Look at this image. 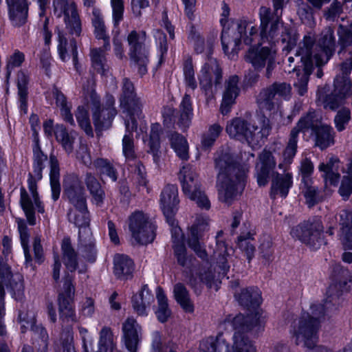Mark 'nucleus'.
I'll use <instances>...</instances> for the list:
<instances>
[{
	"label": "nucleus",
	"mask_w": 352,
	"mask_h": 352,
	"mask_svg": "<svg viewBox=\"0 0 352 352\" xmlns=\"http://www.w3.org/2000/svg\"><path fill=\"white\" fill-rule=\"evenodd\" d=\"M235 297L239 302L245 307L254 308L262 302L261 294L257 287L243 289L240 293L235 294Z\"/></svg>",
	"instance_id": "33"
},
{
	"label": "nucleus",
	"mask_w": 352,
	"mask_h": 352,
	"mask_svg": "<svg viewBox=\"0 0 352 352\" xmlns=\"http://www.w3.org/2000/svg\"><path fill=\"white\" fill-rule=\"evenodd\" d=\"M50 184L52 199L56 201L58 199L60 192L59 168L56 160L52 157L51 158Z\"/></svg>",
	"instance_id": "48"
},
{
	"label": "nucleus",
	"mask_w": 352,
	"mask_h": 352,
	"mask_svg": "<svg viewBox=\"0 0 352 352\" xmlns=\"http://www.w3.org/2000/svg\"><path fill=\"white\" fill-rule=\"evenodd\" d=\"M193 116L192 103L188 95H185L179 106V124L181 128L187 129Z\"/></svg>",
	"instance_id": "40"
},
{
	"label": "nucleus",
	"mask_w": 352,
	"mask_h": 352,
	"mask_svg": "<svg viewBox=\"0 0 352 352\" xmlns=\"http://www.w3.org/2000/svg\"><path fill=\"white\" fill-rule=\"evenodd\" d=\"M28 75L23 72H20L17 74V87H18V93L19 96V102H20V107L21 110L24 111V113L27 112V104H26V98H27V84H28Z\"/></svg>",
	"instance_id": "49"
},
{
	"label": "nucleus",
	"mask_w": 352,
	"mask_h": 352,
	"mask_svg": "<svg viewBox=\"0 0 352 352\" xmlns=\"http://www.w3.org/2000/svg\"><path fill=\"white\" fill-rule=\"evenodd\" d=\"M128 224L132 238L137 243L146 245L154 240V226L144 212L140 211L133 212L129 217Z\"/></svg>",
	"instance_id": "14"
},
{
	"label": "nucleus",
	"mask_w": 352,
	"mask_h": 352,
	"mask_svg": "<svg viewBox=\"0 0 352 352\" xmlns=\"http://www.w3.org/2000/svg\"><path fill=\"white\" fill-rule=\"evenodd\" d=\"M97 352H120L115 347L113 334L109 329L101 330Z\"/></svg>",
	"instance_id": "44"
},
{
	"label": "nucleus",
	"mask_w": 352,
	"mask_h": 352,
	"mask_svg": "<svg viewBox=\"0 0 352 352\" xmlns=\"http://www.w3.org/2000/svg\"><path fill=\"white\" fill-rule=\"evenodd\" d=\"M352 68V61L350 63H344L341 65L342 76L338 75L334 81V94L326 100L318 96V101L324 108L335 109L344 103V100L352 95V85L348 74Z\"/></svg>",
	"instance_id": "12"
},
{
	"label": "nucleus",
	"mask_w": 352,
	"mask_h": 352,
	"mask_svg": "<svg viewBox=\"0 0 352 352\" xmlns=\"http://www.w3.org/2000/svg\"><path fill=\"white\" fill-rule=\"evenodd\" d=\"M253 158L252 153L245 151L241 160L236 161L228 148L217 153L214 164L218 171L217 186L221 201L230 204L242 192L249 162Z\"/></svg>",
	"instance_id": "2"
},
{
	"label": "nucleus",
	"mask_w": 352,
	"mask_h": 352,
	"mask_svg": "<svg viewBox=\"0 0 352 352\" xmlns=\"http://www.w3.org/2000/svg\"><path fill=\"white\" fill-rule=\"evenodd\" d=\"M292 186V175L287 173L283 175H277L272 179V193L275 195L280 194L285 197L288 193L289 189Z\"/></svg>",
	"instance_id": "34"
},
{
	"label": "nucleus",
	"mask_w": 352,
	"mask_h": 352,
	"mask_svg": "<svg viewBox=\"0 0 352 352\" xmlns=\"http://www.w3.org/2000/svg\"><path fill=\"white\" fill-rule=\"evenodd\" d=\"M62 261L67 272L73 273L78 264L77 253L72 245L70 239L65 237L61 242Z\"/></svg>",
	"instance_id": "30"
},
{
	"label": "nucleus",
	"mask_w": 352,
	"mask_h": 352,
	"mask_svg": "<svg viewBox=\"0 0 352 352\" xmlns=\"http://www.w3.org/2000/svg\"><path fill=\"white\" fill-rule=\"evenodd\" d=\"M323 227L318 224L298 225L292 228L291 234L314 250L324 243L322 237Z\"/></svg>",
	"instance_id": "18"
},
{
	"label": "nucleus",
	"mask_w": 352,
	"mask_h": 352,
	"mask_svg": "<svg viewBox=\"0 0 352 352\" xmlns=\"http://www.w3.org/2000/svg\"><path fill=\"white\" fill-rule=\"evenodd\" d=\"M52 94L56 99L57 106L60 109L61 115L63 117V119L71 124H73L74 119L70 113V108L67 104L64 95L56 89H53Z\"/></svg>",
	"instance_id": "50"
},
{
	"label": "nucleus",
	"mask_w": 352,
	"mask_h": 352,
	"mask_svg": "<svg viewBox=\"0 0 352 352\" xmlns=\"http://www.w3.org/2000/svg\"><path fill=\"white\" fill-rule=\"evenodd\" d=\"M189 283L192 287H199L202 285L212 287L214 285V275L210 270L201 269L192 274Z\"/></svg>",
	"instance_id": "39"
},
{
	"label": "nucleus",
	"mask_w": 352,
	"mask_h": 352,
	"mask_svg": "<svg viewBox=\"0 0 352 352\" xmlns=\"http://www.w3.org/2000/svg\"><path fill=\"white\" fill-rule=\"evenodd\" d=\"M86 182L87 188L93 195L94 203L96 205H100L102 203L104 194L100 188V184L91 175L87 176Z\"/></svg>",
	"instance_id": "51"
},
{
	"label": "nucleus",
	"mask_w": 352,
	"mask_h": 352,
	"mask_svg": "<svg viewBox=\"0 0 352 352\" xmlns=\"http://www.w3.org/2000/svg\"><path fill=\"white\" fill-rule=\"evenodd\" d=\"M291 87L286 83L276 84L269 89L262 91L258 96L259 105L263 109L270 110V101L274 98L276 96L281 97H287L289 95Z\"/></svg>",
	"instance_id": "28"
},
{
	"label": "nucleus",
	"mask_w": 352,
	"mask_h": 352,
	"mask_svg": "<svg viewBox=\"0 0 352 352\" xmlns=\"http://www.w3.org/2000/svg\"><path fill=\"white\" fill-rule=\"evenodd\" d=\"M209 218L207 216L198 217L191 226L187 239L188 246L201 258L206 256V252L200 240L208 230Z\"/></svg>",
	"instance_id": "19"
},
{
	"label": "nucleus",
	"mask_w": 352,
	"mask_h": 352,
	"mask_svg": "<svg viewBox=\"0 0 352 352\" xmlns=\"http://www.w3.org/2000/svg\"><path fill=\"white\" fill-rule=\"evenodd\" d=\"M10 283L11 294L16 300H21L24 298L23 279L21 274H16L12 276Z\"/></svg>",
	"instance_id": "53"
},
{
	"label": "nucleus",
	"mask_w": 352,
	"mask_h": 352,
	"mask_svg": "<svg viewBox=\"0 0 352 352\" xmlns=\"http://www.w3.org/2000/svg\"><path fill=\"white\" fill-rule=\"evenodd\" d=\"M6 3L12 24L19 26L25 23L28 11L27 0H6Z\"/></svg>",
	"instance_id": "27"
},
{
	"label": "nucleus",
	"mask_w": 352,
	"mask_h": 352,
	"mask_svg": "<svg viewBox=\"0 0 352 352\" xmlns=\"http://www.w3.org/2000/svg\"><path fill=\"white\" fill-rule=\"evenodd\" d=\"M187 197L195 201L197 206L201 209L209 210L210 208V201L201 188L192 193V196L190 195Z\"/></svg>",
	"instance_id": "59"
},
{
	"label": "nucleus",
	"mask_w": 352,
	"mask_h": 352,
	"mask_svg": "<svg viewBox=\"0 0 352 352\" xmlns=\"http://www.w3.org/2000/svg\"><path fill=\"white\" fill-rule=\"evenodd\" d=\"M55 136L58 142H59L63 148L67 153H71L73 149V144L76 138L73 133L69 134L65 127L63 126H57L54 131Z\"/></svg>",
	"instance_id": "45"
},
{
	"label": "nucleus",
	"mask_w": 352,
	"mask_h": 352,
	"mask_svg": "<svg viewBox=\"0 0 352 352\" xmlns=\"http://www.w3.org/2000/svg\"><path fill=\"white\" fill-rule=\"evenodd\" d=\"M297 128L303 132L311 129L314 136L315 144L320 149H324L334 143L332 128L316 119L314 112L302 117L298 121Z\"/></svg>",
	"instance_id": "13"
},
{
	"label": "nucleus",
	"mask_w": 352,
	"mask_h": 352,
	"mask_svg": "<svg viewBox=\"0 0 352 352\" xmlns=\"http://www.w3.org/2000/svg\"><path fill=\"white\" fill-rule=\"evenodd\" d=\"M350 120V112L347 109H343L338 111L335 118V124L338 131H342L345 129L346 124Z\"/></svg>",
	"instance_id": "63"
},
{
	"label": "nucleus",
	"mask_w": 352,
	"mask_h": 352,
	"mask_svg": "<svg viewBox=\"0 0 352 352\" xmlns=\"http://www.w3.org/2000/svg\"><path fill=\"white\" fill-rule=\"evenodd\" d=\"M169 140L176 155L182 160H188L189 146L186 139L177 133H173L170 135Z\"/></svg>",
	"instance_id": "35"
},
{
	"label": "nucleus",
	"mask_w": 352,
	"mask_h": 352,
	"mask_svg": "<svg viewBox=\"0 0 352 352\" xmlns=\"http://www.w3.org/2000/svg\"><path fill=\"white\" fill-rule=\"evenodd\" d=\"M240 93L239 78L236 76H230L225 82L222 93V100L220 107L223 114L228 113L236 102V99Z\"/></svg>",
	"instance_id": "23"
},
{
	"label": "nucleus",
	"mask_w": 352,
	"mask_h": 352,
	"mask_svg": "<svg viewBox=\"0 0 352 352\" xmlns=\"http://www.w3.org/2000/svg\"><path fill=\"white\" fill-rule=\"evenodd\" d=\"M154 300V298L147 285H144L141 290L133 296L132 305L134 310L138 315L145 316Z\"/></svg>",
	"instance_id": "29"
},
{
	"label": "nucleus",
	"mask_w": 352,
	"mask_h": 352,
	"mask_svg": "<svg viewBox=\"0 0 352 352\" xmlns=\"http://www.w3.org/2000/svg\"><path fill=\"white\" fill-rule=\"evenodd\" d=\"M334 48L335 38L331 28L326 29L322 33L316 45H314V38L311 35L305 36L300 43L296 55L300 57L303 69H294L293 72L296 76L294 86L300 95H303L307 90L309 76L314 66L325 64L332 55Z\"/></svg>",
	"instance_id": "3"
},
{
	"label": "nucleus",
	"mask_w": 352,
	"mask_h": 352,
	"mask_svg": "<svg viewBox=\"0 0 352 352\" xmlns=\"http://www.w3.org/2000/svg\"><path fill=\"white\" fill-rule=\"evenodd\" d=\"M113 10V21L115 25H118L123 18L124 1L123 0H111Z\"/></svg>",
	"instance_id": "61"
},
{
	"label": "nucleus",
	"mask_w": 352,
	"mask_h": 352,
	"mask_svg": "<svg viewBox=\"0 0 352 352\" xmlns=\"http://www.w3.org/2000/svg\"><path fill=\"white\" fill-rule=\"evenodd\" d=\"M145 40L146 36L144 33L138 34L135 31H132L127 38L131 58L138 65V71L142 75L146 72L148 63Z\"/></svg>",
	"instance_id": "17"
},
{
	"label": "nucleus",
	"mask_w": 352,
	"mask_h": 352,
	"mask_svg": "<svg viewBox=\"0 0 352 352\" xmlns=\"http://www.w3.org/2000/svg\"><path fill=\"white\" fill-rule=\"evenodd\" d=\"M64 187L65 194L72 204L68 213L69 220L80 228L79 236L81 237L82 229L85 232L89 231L87 228L89 219L84 189L78 178L74 176L65 180Z\"/></svg>",
	"instance_id": "8"
},
{
	"label": "nucleus",
	"mask_w": 352,
	"mask_h": 352,
	"mask_svg": "<svg viewBox=\"0 0 352 352\" xmlns=\"http://www.w3.org/2000/svg\"><path fill=\"white\" fill-rule=\"evenodd\" d=\"M227 133L240 141L245 140L251 147L258 145L270 130V121L264 116L258 115L250 123L235 118L226 126Z\"/></svg>",
	"instance_id": "7"
},
{
	"label": "nucleus",
	"mask_w": 352,
	"mask_h": 352,
	"mask_svg": "<svg viewBox=\"0 0 352 352\" xmlns=\"http://www.w3.org/2000/svg\"><path fill=\"white\" fill-rule=\"evenodd\" d=\"M184 81L186 85L192 90L197 87V80L195 77V71L191 60H187L184 67Z\"/></svg>",
	"instance_id": "58"
},
{
	"label": "nucleus",
	"mask_w": 352,
	"mask_h": 352,
	"mask_svg": "<svg viewBox=\"0 0 352 352\" xmlns=\"http://www.w3.org/2000/svg\"><path fill=\"white\" fill-rule=\"evenodd\" d=\"M318 170L326 187L336 186L340 180V171H342L344 176L339 190L340 194L342 197L347 198L352 193V159L345 170L336 157H331L326 162H321L318 165Z\"/></svg>",
	"instance_id": "10"
},
{
	"label": "nucleus",
	"mask_w": 352,
	"mask_h": 352,
	"mask_svg": "<svg viewBox=\"0 0 352 352\" xmlns=\"http://www.w3.org/2000/svg\"><path fill=\"white\" fill-rule=\"evenodd\" d=\"M114 103V101L112 98L109 99V107L107 108L101 109L100 106L96 103H94L93 108V119L96 125H98L102 123V120H100L101 117L105 118L107 116L108 118L112 117L115 115L114 109L111 108Z\"/></svg>",
	"instance_id": "52"
},
{
	"label": "nucleus",
	"mask_w": 352,
	"mask_h": 352,
	"mask_svg": "<svg viewBox=\"0 0 352 352\" xmlns=\"http://www.w3.org/2000/svg\"><path fill=\"white\" fill-rule=\"evenodd\" d=\"M280 148V145L275 144L265 149L259 155L258 162L256 164V175L259 186H265L267 184L270 176L276 167V157L279 154L278 151Z\"/></svg>",
	"instance_id": "16"
},
{
	"label": "nucleus",
	"mask_w": 352,
	"mask_h": 352,
	"mask_svg": "<svg viewBox=\"0 0 352 352\" xmlns=\"http://www.w3.org/2000/svg\"><path fill=\"white\" fill-rule=\"evenodd\" d=\"M312 317L309 314H303L300 318L294 322L292 333L298 344L303 343L307 347H312L317 340V320L323 316L326 310L321 304L313 305L311 307Z\"/></svg>",
	"instance_id": "11"
},
{
	"label": "nucleus",
	"mask_w": 352,
	"mask_h": 352,
	"mask_svg": "<svg viewBox=\"0 0 352 352\" xmlns=\"http://www.w3.org/2000/svg\"><path fill=\"white\" fill-rule=\"evenodd\" d=\"M109 46L106 49L98 48L94 49L91 52V59L92 66L98 72L102 75H104L108 70L104 50H109Z\"/></svg>",
	"instance_id": "42"
},
{
	"label": "nucleus",
	"mask_w": 352,
	"mask_h": 352,
	"mask_svg": "<svg viewBox=\"0 0 352 352\" xmlns=\"http://www.w3.org/2000/svg\"><path fill=\"white\" fill-rule=\"evenodd\" d=\"M156 296L157 300L158 307L155 311L157 319L161 322H166L170 316V310L168 308L167 298L164 295V292L160 287H158L156 291Z\"/></svg>",
	"instance_id": "43"
},
{
	"label": "nucleus",
	"mask_w": 352,
	"mask_h": 352,
	"mask_svg": "<svg viewBox=\"0 0 352 352\" xmlns=\"http://www.w3.org/2000/svg\"><path fill=\"white\" fill-rule=\"evenodd\" d=\"M270 9L261 7L259 10L261 19L260 34L257 29L250 21L242 19L238 22H232L230 24L224 19L221 20L223 26L221 43L225 53H228L230 49L232 52L236 53L239 50L241 41L246 45H252L253 41L260 38L263 43H275L281 38L283 43H287L285 47L290 50L295 45L297 36L291 34L289 30L284 27L278 20L270 21Z\"/></svg>",
	"instance_id": "1"
},
{
	"label": "nucleus",
	"mask_w": 352,
	"mask_h": 352,
	"mask_svg": "<svg viewBox=\"0 0 352 352\" xmlns=\"http://www.w3.org/2000/svg\"><path fill=\"white\" fill-rule=\"evenodd\" d=\"M133 85L125 79L123 82L122 94L120 98V106L125 114L126 133L122 139V152L128 160L135 157L133 135L131 132L137 131L136 122L140 123V130L144 132L146 129V123L142 120L140 102L135 99Z\"/></svg>",
	"instance_id": "4"
},
{
	"label": "nucleus",
	"mask_w": 352,
	"mask_h": 352,
	"mask_svg": "<svg viewBox=\"0 0 352 352\" xmlns=\"http://www.w3.org/2000/svg\"><path fill=\"white\" fill-rule=\"evenodd\" d=\"M122 331L126 347L130 352H136L141 333L140 327L135 319L129 318L123 323Z\"/></svg>",
	"instance_id": "24"
},
{
	"label": "nucleus",
	"mask_w": 352,
	"mask_h": 352,
	"mask_svg": "<svg viewBox=\"0 0 352 352\" xmlns=\"http://www.w3.org/2000/svg\"><path fill=\"white\" fill-rule=\"evenodd\" d=\"M299 132L300 131L297 128V126L292 130L287 146L283 151L282 161L278 164L279 168L282 169L285 166L289 165L292 163L297 152L298 135Z\"/></svg>",
	"instance_id": "31"
},
{
	"label": "nucleus",
	"mask_w": 352,
	"mask_h": 352,
	"mask_svg": "<svg viewBox=\"0 0 352 352\" xmlns=\"http://www.w3.org/2000/svg\"><path fill=\"white\" fill-rule=\"evenodd\" d=\"M74 294V287L72 283L71 278L65 276L63 286V292L60 294L59 311L60 318L67 322L74 320V311L71 305V299Z\"/></svg>",
	"instance_id": "22"
},
{
	"label": "nucleus",
	"mask_w": 352,
	"mask_h": 352,
	"mask_svg": "<svg viewBox=\"0 0 352 352\" xmlns=\"http://www.w3.org/2000/svg\"><path fill=\"white\" fill-rule=\"evenodd\" d=\"M92 15L91 21L94 28L95 36L98 39L104 41V47L107 49L109 47V36L107 34V29L100 10L93 8Z\"/></svg>",
	"instance_id": "37"
},
{
	"label": "nucleus",
	"mask_w": 352,
	"mask_h": 352,
	"mask_svg": "<svg viewBox=\"0 0 352 352\" xmlns=\"http://www.w3.org/2000/svg\"><path fill=\"white\" fill-rule=\"evenodd\" d=\"M263 323V319L258 311L246 318L239 314L235 317L229 316L226 318L223 325L226 328H233L235 332L232 342L227 344L225 352H256V348L252 341L245 337L241 330L249 331L256 326H261Z\"/></svg>",
	"instance_id": "6"
},
{
	"label": "nucleus",
	"mask_w": 352,
	"mask_h": 352,
	"mask_svg": "<svg viewBox=\"0 0 352 352\" xmlns=\"http://www.w3.org/2000/svg\"><path fill=\"white\" fill-rule=\"evenodd\" d=\"M314 166L311 160L305 157L300 162L299 171L302 176V184L311 182V175L314 172Z\"/></svg>",
	"instance_id": "57"
},
{
	"label": "nucleus",
	"mask_w": 352,
	"mask_h": 352,
	"mask_svg": "<svg viewBox=\"0 0 352 352\" xmlns=\"http://www.w3.org/2000/svg\"><path fill=\"white\" fill-rule=\"evenodd\" d=\"M95 165L100 169L101 174L107 175L113 181L117 179L116 173L111 166L104 160L99 159L95 162Z\"/></svg>",
	"instance_id": "62"
},
{
	"label": "nucleus",
	"mask_w": 352,
	"mask_h": 352,
	"mask_svg": "<svg viewBox=\"0 0 352 352\" xmlns=\"http://www.w3.org/2000/svg\"><path fill=\"white\" fill-rule=\"evenodd\" d=\"M301 189L309 207L313 206L319 201L317 190L312 186V182L302 184Z\"/></svg>",
	"instance_id": "54"
},
{
	"label": "nucleus",
	"mask_w": 352,
	"mask_h": 352,
	"mask_svg": "<svg viewBox=\"0 0 352 352\" xmlns=\"http://www.w3.org/2000/svg\"><path fill=\"white\" fill-rule=\"evenodd\" d=\"M133 272V262L126 256L118 254L114 257V273L119 278H127Z\"/></svg>",
	"instance_id": "38"
},
{
	"label": "nucleus",
	"mask_w": 352,
	"mask_h": 352,
	"mask_svg": "<svg viewBox=\"0 0 352 352\" xmlns=\"http://www.w3.org/2000/svg\"><path fill=\"white\" fill-rule=\"evenodd\" d=\"M47 156L43 153L38 146L34 148L33 173H30L28 182V193L25 188L21 189L20 204L30 225L36 224L35 210L43 213L44 208L36 191V182L42 178V170Z\"/></svg>",
	"instance_id": "5"
},
{
	"label": "nucleus",
	"mask_w": 352,
	"mask_h": 352,
	"mask_svg": "<svg viewBox=\"0 0 352 352\" xmlns=\"http://www.w3.org/2000/svg\"><path fill=\"white\" fill-rule=\"evenodd\" d=\"M173 293L176 301L185 311L191 313L194 311V305L190 298L188 292L183 285L180 283L175 285Z\"/></svg>",
	"instance_id": "41"
},
{
	"label": "nucleus",
	"mask_w": 352,
	"mask_h": 352,
	"mask_svg": "<svg viewBox=\"0 0 352 352\" xmlns=\"http://www.w3.org/2000/svg\"><path fill=\"white\" fill-rule=\"evenodd\" d=\"M341 233L340 239L344 250H352V210H342L339 214Z\"/></svg>",
	"instance_id": "26"
},
{
	"label": "nucleus",
	"mask_w": 352,
	"mask_h": 352,
	"mask_svg": "<svg viewBox=\"0 0 352 352\" xmlns=\"http://www.w3.org/2000/svg\"><path fill=\"white\" fill-rule=\"evenodd\" d=\"M58 52L60 59L63 61H67L72 57L75 62L77 57L76 42L73 39L68 41L64 34L59 31L58 32Z\"/></svg>",
	"instance_id": "32"
},
{
	"label": "nucleus",
	"mask_w": 352,
	"mask_h": 352,
	"mask_svg": "<svg viewBox=\"0 0 352 352\" xmlns=\"http://www.w3.org/2000/svg\"><path fill=\"white\" fill-rule=\"evenodd\" d=\"M231 252H232V249L231 248H228L224 242L218 241L217 243V248L214 252V258L223 271H226L229 268L227 261L228 256L230 255Z\"/></svg>",
	"instance_id": "46"
},
{
	"label": "nucleus",
	"mask_w": 352,
	"mask_h": 352,
	"mask_svg": "<svg viewBox=\"0 0 352 352\" xmlns=\"http://www.w3.org/2000/svg\"><path fill=\"white\" fill-rule=\"evenodd\" d=\"M220 343L214 338H208L204 340L200 348L203 352H219Z\"/></svg>",
	"instance_id": "64"
},
{
	"label": "nucleus",
	"mask_w": 352,
	"mask_h": 352,
	"mask_svg": "<svg viewBox=\"0 0 352 352\" xmlns=\"http://www.w3.org/2000/svg\"><path fill=\"white\" fill-rule=\"evenodd\" d=\"M76 117L80 126L85 133L88 135L92 134L87 109L85 107H79L76 113Z\"/></svg>",
	"instance_id": "55"
},
{
	"label": "nucleus",
	"mask_w": 352,
	"mask_h": 352,
	"mask_svg": "<svg viewBox=\"0 0 352 352\" xmlns=\"http://www.w3.org/2000/svg\"><path fill=\"white\" fill-rule=\"evenodd\" d=\"M19 322L21 324V329L22 332H25L26 330L39 331L41 334L45 336V331L41 327H35V315L32 310H29L26 308H23L19 311Z\"/></svg>",
	"instance_id": "36"
},
{
	"label": "nucleus",
	"mask_w": 352,
	"mask_h": 352,
	"mask_svg": "<svg viewBox=\"0 0 352 352\" xmlns=\"http://www.w3.org/2000/svg\"><path fill=\"white\" fill-rule=\"evenodd\" d=\"M54 14L63 16L66 28L72 34L79 36L81 32V23L76 11V6L72 0H54Z\"/></svg>",
	"instance_id": "15"
},
{
	"label": "nucleus",
	"mask_w": 352,
	"mask_h": 352,
	"mask_svg": "<svg viewBox=\"0 0 352 352\" xmlns=\"http://www.w3.org/2000/svg\"><path fill=\"white\" fill-rule=\"evenodd\" d=\"M16 223L18 225V230L20 234L21 243L23 249L25 258V263L28 265L32 261V257L30 253V250L28 247L29 238L30 234L28 232V229L23 219H17Z\"/></svg>",
	"instance_id": "47"
},
{
	"label": "nucleus",
	"mask_w": 352,
	"mask_h": 352,
	"mask_svg": "<svg viewBox=\"0 0 352 352\" xmlns=\"http://www.w3.org/2000/svg\"><path fill=\"white\" fill-rule=\"evenodd\" d=\"M276 52L273 47L252 46L248 50L245 58L255 69L263 68L267 64L269 70L274 62Z\"/></svg>",
	"instance_id": "21"
},
{
	"label": "nucleus",
	"mask_w": 352,
	"mask_h": 352,
	"mask_svg": "<svg viewBox=\"0 0 352 352\" xmlns=\"http://www.w3.org/2000/svg\"><path fill=\"white\" fill-rule=\"evenodd\" d=\"M179 179L182 190L186 197L192 196L196 190L201 188L197 174L190 165H186L180 170Z\"/></svg>",
	"instance_id": "25"
},
{
	"label": "nucleus",
	"mask_w": 352,
	"mask_h": 352,
	"mask_svg": "<svg viewBox=\"0 0 352 352\" xmlns=\"http://www.w3.org/2000/svg\"><path fill=\"white\" fill-rule=\"evenodd\" d=\"M221 127L219 124H213L209 128L208 131L203 136L201 144L204 148L211 146L221 131Z\"/></svg>",
	"instance_id": "56"
},
{
	"label": "nucleus",
	"mask_w": 352,
	"mask_h": 352,
	"mask_svg": "<svg viewBox=\"0 0 352 352\" xmlns=\"http://www.w3.org/2000/svg\"><path fill=\"white\" fill-rule=\"evenodd\" d=\"M221 78V69L217 60L213 58L207 60L198 74L200 87L204 91H208L214 85L220 83Z\"/></svg>",
	"instance_id": "20"
},
{
	"label": "nucleus",
	"mask_w": 352,
	"mask_h": 352,
	"mask_svg": "<svg viewBox=\"0 0 352 352\" xmlns=\"http://www.w3.org/2000/svg\"><path fill=\"white\" fill-rule=\"evenodd\" d=\"M179 200L178 199V190L175 185H168L162 190L160 196L161 209L165 215L168 223L172 226V235L174 243L175 256L178 262L184 265L188 259L186 250L183 244H179L182 237L181 229L177 226L173 216L178 209Z\"/></svg>",
	"instance_id": "9"
},
{
	"label": "nucleus",
	"mask_w": 352,
	"mask_h": 352,
	"mask_svg": "<svg viewBox=\"0 0 352 352\" xmlns=\"http://www.w3.org/2000/svg\"><path fill=\"white\" fill-rule=\"evenodd\" d=\"M161 127L159 124H153L151 126L150 138L148 140V144L151 151L155 154L160 147V132Z\"/></svg>",
	"instance_id": "60"
}]
</instances>
